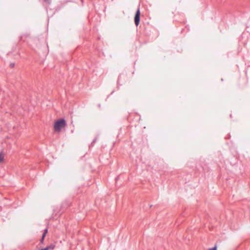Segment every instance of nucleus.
Instances as JSON below:
<instances>
[{
	"label": "nucleus",
	"instance_id": "9",
	"mask_svg": "<svg viewBox=\"0 0 250 250\" xmlns=\"http://www.w3.org/2000/svg\"><path fill=\"white\" fill-rule=\"evenodd\" d=\"M43 240H44V238H42L41 239V242L42 243Z\"/></svg>",
	"mask_w": 250,
	"mask_h": 250
},
{
	"label": "nucleus",
	"instance_id": "3",
	"mask_svg": "<svg viewBox=\"0 0 250 250\" xmlns=\"http://www.w3.org/2000/svg\"><path fill=\"white\" fill-rule=\"evenodd\" d=\"M54 247H55V246L54 245H50L43 249H41L39 250H52L54 249Z\"/></svg>",
	"mask_w": 250,
	"mask_h": 250
},
{
	"label": "nucleus",
	"instance_id": "11",
	"mask_svg": "<svg viewBox=\"0 0 250 250\" xmlns=\"http://www.w3.org/2000/svg\"><path fill=\"white\" fill-rule=\"evenodd\" d=\"M119 178V176H117L116 178V180H117Z\"/></svg>",
	"mask_w": 250,
	"mask_h": 250
},
{
	"label": "nucleus",
	"instance_id": "6",
	"mask_svg": "<svg viewBox=\"0 0 250 250\" xmlns=\"http://www.w3.org/2000/svg\"><path fill=\"white\" fill-rule=\"evenodd\" d=\"M208 250H217V247L215 246L213 248L209 249Z\"/></svg>",
	"mask_w": 250,
	"mask_h": 250
},
{
	"label": "nucleus",
	"instance_id": "5",
	"mask_svg": "<svg viewBox=\"0 0 250 250\" xmlns=\"http://www.w3.org/2000/svg\"><path fill=\"white\" fill-rule=\"evenodd\" d=\"M97 141V138H95L92 142L91 145H93Z\"/></svg>",
	"mask_w": 250,
	"mask_h": 250
},
{
	"label": "nucleus",
	"instance_id": "1",
	"mask_svg": "<svg viewBox=\"0 0 250 250\" xmlns=\"http://www.w3.org/2000/svg\"><path fill=\"white\" fill-rule=\"evenodd\" d=\"M66 125V123L64 119H59L54 124V130L60 132L61 129Z\"/></svg>",
	"mask_w": 250,
	"mask_h": 250
},
{
	"label": "nucleus",
	"instance_id": "7",
	"mask_svg": "<svg viewBox=\"0 0 250 250\" xmlns=\"http://www.w3.org/2000/svg\"><path fill=\"white\" fill-rule=\"evenodd\" d=\"M10 67H11V68H13V67H14V66H15V63H13V62H11V63H10Z\"/></svg>",
	"mask_w": 250,
	"mask_h": 250
},
{
	"label": "nucleus",
	"instance_id": "10",
	"mask_svg": "<svg viewBox=\"0 0 250 250\" xmlns=\"http://www.w3.org/2000/svg\"><path fill=\"white\" fill-rule=\"evenodd\" d=\"M47 229H45V230H44V232H46V233H47Z\"/></svg>",
	"mask_w": 250,
	"mask_h": 250
},
{
	"label": "nucleus",
	"instance_id": "2",
	"mask_svg": "<svg viewBox=\"0 0 250 250\" xmlns=\"http://www.w3.org/2000/svg\"><path fill=\"white\" fill-rule=\"evenodd\" d=\"M140 8H138L137 11L136 12L135 17H134V22L136 26H138L140 23Z\"/></svg>",
	"mask_w": 250,
	"mask_h": 250
},
{
	"label": "nucleus",
	"instance_id": "8",
	"mask_svg": "<svg viewBox=\"0 0 250 250\" xmlns=\"http://www.w3.org/2000/svg\"><path fill=\"white\" fill-rule=\"evenodd\" d=\"M45 235H46V232H43V233H42V238H44V237H45Z\"/></svg>",
	"mask_w": 250,
	"mask_h": 250
},
{
	"label": "nucleus",
	"instance_id": "4",
	"mask_svg": "<svg viewBox=\"0 0 250 250\" xmlns=\"http://www.w3.org/2000/svg\"><path fill=\"white\" fill-rule=\"evenodd\" d=\"M3 161V156L2 154H0V162Z\"/></svg>",
	"mask_w": 250,
	"mask_h": 250
}]
</instances>
